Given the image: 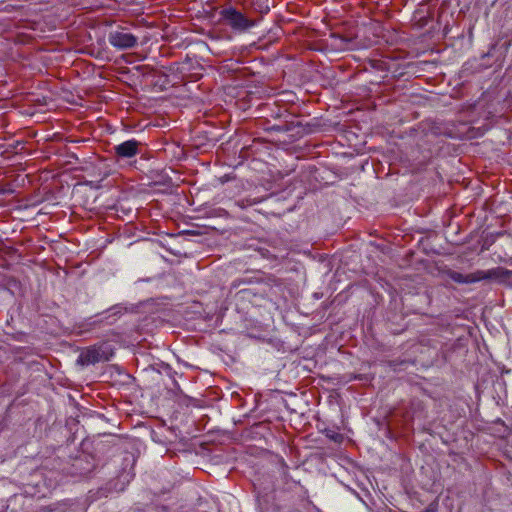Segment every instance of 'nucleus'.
Listing matches in <instances>:
<instances>
[{
	"mask_svg": "<svg viewBox=\"0 0 512 512\" xmlns=\"http://www.w3.org/2000/svg\"><path fill=\"white\" fill-rule=\"evenodd\" d=\"M248 248L257 251L263 258L272 261H279L287 256V250L284 247H279L260 240L248 244Z\"/></svg>",
	"mask_w": 512,
	"mask_h": 512,
	"instance_id": "nucleus-1",
	"label": "nucleus"
},
{
	"mask_svg": "<svg viewBox=\"0 0 512 512\" xmlns=\"http://www.w3.org/2000/svg\"><path fill=\"white\" fill-rule=\"evenodd\" d=\"M222 19L235 30H247L254 25L252 20L245 17L240 11L233 7L223 9L220 12Z\"/></svg>",
	"mask_w": 512,
	"mask_h": 512,
	"instance_id": "nucleus-2",
	"label": "nucleus"
},
{
	"mask_svg": "<svg viewBox=\"0 0 512 512\" xmlns=\"http://www.w3.org/2000/svg\"><path fill=\"white\" fill-rule=\"evenodd\" d=\"M440 275L443 279L448 278L458 284H470L484 280L483 270H477L470 274H462L451 268H443L440 270Z\"/></svg>",
	"mask_w": 512,
	"mask_h": 512,
	"instance_id": "nucleus-3",
	"label": "nucleus"
},
{
	"mask_svg": "<svg viewBox=\"0 0 512 512\" xmlns=\"http://www.w3.org/2000/svg\"><path fill=\"white\" fill-rule=\"evenodd\" d=\"M108 360L109 355L102 349V346H92L80 353L77 362L84 366Z\"/></svg>",
	"mask_w": 512,
	"mask_h": 512,
	"instance_id": "nucleus-4",
	"label": "nucleus"
},
{
	"mask_svg": "<svg viewBox=\"0 0 512 512\" xmlns=\"http://www.w3.org/2000/svg\"><path fill=\"white\" fill-rule=\"evenodd\" d=\"M109 43L119 49H129L137 44V38L131 33L114 31L109 33Z\"/></svg>",
	"mask_w": 512,
	"mask_h": 512,
	"instance_id": "nucleus-5",
	"label": "nucleus"
},
{
	"mask_svg": "<svg viewBox=\"0 0 512 512\" xmlns=\"http://www.w3.org/2000/svg\"><path fill=\"white\" fill-rule=\"evenodd\" d=\"M484 279H495L499 283L512 287V270L503 267H496L483 271Z\"/></svg>",
	"mask_w": 512,
	"mask_h": 512,
	"instance_id": "nucleus-6",
	"label": "nucleus"
},
{
	"mask_svg": "<svg viewBox=\"0 0 512 512\" xmlns=\"http://www.w3.org/2000/svg\"><path fill=\"white\" fill-rule=\"evenodd\" d=\"M141 143L137 140H128L114 147L115 155L121 158H131L139 153Z\"/></svg>",
	"mask_w": 512,
	"mask_h": 512,
	"instance_id": "nucleus-7",
	"label": "nucleus"
},
{
	"mask_svg": "<svg viewBox=\"0 0 512 512\" xmlns=\"http://www.w3.org/2000/svg\"><path fill=\"white\" fill-rule=\"evenodd\" d=\"M328 437L332 439L334 442H341L343 440V436L339 433L328 434Z\"/></svg>",
	"mask_w": 512,
	"mask_h": 512,
	"instance_id": "nucleus-8",
	"label": "nucleus"
},
{
	"mask_svg": "<svg viewBox=\"0 0 512 512\" xmlns=\"http://www.w3.org/2000/svg\"><path fill=\"white\" fill-rule=\"evenodd\" d=\"M241 283H246V281H245V280L235 281V282L233 283V287H238V286H240V284H241Z\"/></svg>",
	"mask_w": 512,
	"mask_h": 512,
	"instance_id": "nucleus-9",
	"label": "nucleus"
},
{
	"mask_svg": "<svg viewBox=\"0 0 512 512\" xmlns=\"http://www.w3.org/2000/svg\"><path fill=\"white\" fill-rule=\"evenodd\" d=\"M41 510H42L43 512H47V511H50V509H48L47 507H45V508H42Z\"/></svg>",
	"mask_w": 512,
	"mask_h": 512,
	"instance_id": "nucleus-10",
	"label": "nucleus"
}]
</instances>
